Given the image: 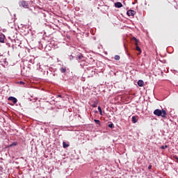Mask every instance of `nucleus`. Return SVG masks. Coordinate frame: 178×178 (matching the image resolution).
Listing matches in <instances>:
<instances>
[{
    "mask_svg": "<svg viewBox=\"0 0 178 178\" xmlns=\"http://www.w3.org/2000/svg\"><path fill=\"white\" fill-rule=\"evenodd\" d=\"M154 115H155V116H161V118H166L168 113H166V111L162 109H156L154 111Z\"/></svg>",
    "mask_w": 178,
    "mask_h": 178,
    "instance_id": "1",
    "label": "nucleus"
},
{
    "mask_svg": "<svg viewBox=\"0 0 178 178\" xmlns=\"http://www.w3.org/2000/svg\"><path fill=\"white\" fill-rule=\"evenodd\" d=\"M19 6H22V8H24V9H29V3L27 1L22 0L19 2Z\"/></svg>",
    "mask_w": 178,
    "mask_h": 178,
    "instance_id": "2",
    "label": "nucleus"
},
{
    "mask_svg": "<svg viewBox=\"0 0 178 178\" xmlns=\"http://www.w3.org/2000/svg\"><path fill=\"white\" fill-rule=\"evenodd\" d=\"M131 42H133V44H134V45H136V47L138 46V40H137V38H136V37H133L131 39Z\"/></svg>",
    "mask_w": 178,
    "mask_h": 178,
    "instance_id": "3",
    "label": "nucleus"
},
{
    "mask_svg": "<svg viewBox=\"0 0 178 178\" xmlns=\"http://www.w3.org/2000/svg\"><path fill=\"white\" fill-rule=\"evenodd\" d=\"M127 15H128L129 16H134V15H136V11L133 10H129L127 12Z\"/></svg>",
    "mask_w": 178,
    "mask_h": 178,
    "instance_id": "4",
    "label": "nucleus"
},
{
    "mask_svg": "<svg viewBox=\"0 0 178 178\" xmlns=\"http://www.w3.org/2000/svg\"><path fill=\"white\" fill-rule=\"evenodd\" d=\"M9 101H13V104H17V99L13 97H8Z\"/></svg>",
    "mask_w": 178,
    "mask_h": 178,
    "instance_id": "5",
    "label": "nucleus"
},
{
    "mask_svg": "<svg viewBox=\"0 0 178 178\" xmlns=\"http://www.w3.org/2000/svg\"><path fill=\"white\" fill-rule=\"evenodd\" d=\"M138 120V116H132L131 121L134 123H137Z\"/></svg>",
    "mask_w": 178,
    "mask_h": 178,
    "instance_id": "6",
    "label": "nucleus"
},
{
    "mask_svg": "<svg viewBox=\"0 0 178 178\" xmlns=\"http://www.w3.org/2000/svg\"><path fill=\"white\" fill-rule=\"evenodd\" d=\"M115 8H122L123 7V4H122L120 2H116L115 3Z\"/></svg>",
    "mask_w": 178,
    "mask_h": 178,
    "instance_id": "7",
    "label": "nucleus"
},
{
    "mask_svg": "<svg viewBox=\"0 0 178 178\" xmlns=\"http://www.w3.org/2000/svg\"><path fill=\"white\" fill-rule=\"evenodd\" d=\"M92 108H97L98 106V100L95 99L92 104Z\"/></svg>",
    "mask_w": 178,
    "mask_h": 178,
    "instance_id": "8",
    "label": "nucleus"
},
{
    "mask_svg": "<svg viewBox=\"0 0 178 178\" xmlns=\"http://www.w3.org/2000/svg\"><path fill=\"white\" fill-rule=\"evenodd\" d=\"M5 42V35L1 34L0 35V42Z\"/></svg>",
    "mask_w": 178,
    "mask_h": 178,
    "instance_id": "9",
    "label": "nucleus"
},
{
    "mask_svg": "<svg viewBox=\"0 0 178 178\" xmlns=\"http://www.w3.org/2000/svg\"><path fill=\"white\" fill-rule=\"evenodd\" d=\"M138 86H139V87H143L144 86V81L139 80L138 81Z\"/></svg>",
    "mask_w": 178,
    "mask_h": 178,
    "instance_id": "10",
    "label": "nucleus"
},
{
    "mask_svg": "<svg viewBox=\"0 0 178 178\" xmlns=\"http://www.w3.org/2000/svg\"><path fill=\"white\" fill-rule=\"evenodd\" d=\"M63 148H67V147H70V145L66 143V142H63Z\"/></svg>",
    "mask_w": 178,
    "mask_h": 178,
    "instance_id": "11",
    "label": "nucleus"
},
{
    "mask_svg": "<svg viewBox=\"0 0 178 178\" xmlns=\"http://www.w3.org/2000/svg\"><path fill=\"white\" fill-rule=\"evenodd\" d=\"M77 58H78L79 60H81V59H83V54H81L79 53V54L77 55Z\"/></svg>",
    "mask_w": 178,
    "mask_h": 178,
    "instance_id": "12",
    "label": "nucleus"
},
{
    "mask_svg": "<svg viewBox=\"0 0 178 178\" xmlns=\"http://www.w3.org/2000/svg\"><path fill=\"white\" fill-rule=\"evenodd\" d=\"M114 59H115V60H120V56H119V55H115V56H114Z\"/></svg>",
    "mask_w": 178,
    "mask_h": 178,
    "instance_id": "13",
    "label": "nucleus"
},
{
    "mask_svg": "<svg viewBox=\"0 0 178 178\" xmlns=\"http://www.w3.org/2000/svg\"><path fill=\"white\" fill-rule=\"evenodd\" d=\"M136 50L139 52V55L141 54V49L140 48V47L136 46Z\"/></svg>",
    "mask_w": 178,
    "mask_h": 178,
    "instance_id": "14",
    "label": "nucleus"
},
{
    "mask_svg": "<svg viewBox=\"0 0 178 178\" xmlns=\"http://www.w3.org/2000/svg\"><path fill=\"white\" fill-rule=\"evenodd\" d=\"M98 111L99 112V115H101V116H102V108H101V106H98Z\"/></svg>",
    "mask_w": 178,
    "mask_h": 178,
    "instance_id": "15",
    "label": "nucleus"
},
{
    "mask_svg": "<svg viewBox=\"0 0 178 178\" xmlns=\"http://www.w3.org/2000/svg\"><path fill=\"white\" fill-rule=\"evenodd\" d=\"M94 122L96 124H99V126L101 124V121H99V120H94Z\"/></svg>",
    "mask_w": 178,
    "mask_h": 178,
    "instance_id": "16",
    "label": "nucleus"
},
{
    "mask_svg": "<svg viewBox=\"0 0 178 178\" xmlns=\"http://www.w3.org/2000/svg\"><path fill=\"white\" fill-rule=\"evenodd\" d=\"M16 145H17V142H14L10 145V147H16Z\"/></svg>",
    "mask_w": 178,
    "mask_h": 178,
    "instance_id": "17",
    "label": "nucleus"
},
{
    "mask_svg": "<svg viewBox=\"0 0 178 178\" xmlns=\"http://www.w3.org/2000/svg\"><path fill=\"white\" fill-rule=\"evenodd\" d=\"M60 72H61V73H66V68L62 67V68L60 69Z\"/></svg>",
    "mask_w": 178,
    "mask_h": 178,
    "instance_id": "18",
    "label": "nucleus"
},
{
    "mask_svg": "<svg viewBox=\"0 0 178 178\" xmlns=\"http://www.w3.org/2000/svg\"><path fill=\"white\" fill-rule=\"evenodd\" d=\"M161 149H165V148H168V145L161 146Z\"/></svg>",
    "mask_w": 178,
    "mask_h": 178,
    "instance_id": "19",
    "label": "nucleus"
},
{
    "mask_svg": "<svg viewBox=\"0 0 178 178\" xmlns=\"http://www.w3.org/2000/svg\"><path fill=\"white\" fill-rule=\"evenodd\" d=\"M108 127H110L111 129H112V127H113V123L109 124H108Z\"/></svg>",
    "mask_w": 178,
    "mask_h": 178,
    "instance_id": "20",
    "label": "nucleus"
},
{
    "mask_svg": "<svg viewBox=\"0 0 178 178\" xmlns=\"http://www.w3.org/2000/svg\"><path fill=\"white\" fill-rule=\"evenodd\" d=\"M19 84H22L23 86H24V84H26V82L19 81Z\"/></svg>",
    "mask_w": 178,
    "mask_h": 178,
    "instance_id": "21",
    "label": "nucleus"
},
{
    "mask_svg": "<svg viewBox=\"0 0 178 178\" xmlns=\"http://www.w3.org/2000/svg\"><path fill=\"white\" fill-rule=\"evenodd\" d=\"M148 169H149V170L152 169V165H149V166H148Z\"/></svg>",
    "mask_w": 178,
    "mask_h": 178,
    "instance_id": "22",
    "label": "nucleus"
},
{
    "mask_svg": "<svg viewBox=\"0 0 178 178\" xmlns=\"http://www.w3.org/2000/svg\"><path fill=\"white\" fill-rule=\"evenodd\" d=\"M73 56H70V59L72 60V59H73Z\"/></svg>",
    "mask_w": 178,
    "mask_h": 178,
    "instance_id": "23",
    "label": "nucleus"
},
{
    "mask_svg": "<svg viewBox=\"0 0 178 178\" xmlns=\"http://www.w3.org/2000/svg\"><path fill=\"white\" fill-rule=\"evenodd\" d=\"M58 97H61L60 95H59Z\"/></svg>",
    "mask_w": 178,
    "mask_h": 178,
    "instance_id": "24",
    "label": "nucleus"
}]
</instances>
